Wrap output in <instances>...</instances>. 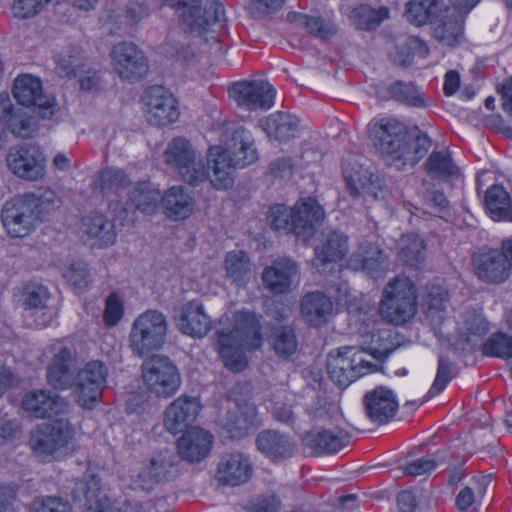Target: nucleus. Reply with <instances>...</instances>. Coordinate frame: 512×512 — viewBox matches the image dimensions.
I'll use <instances>...</instances> for the list:
<instances>
[{
    "label": "nucleus",
    "instance_id": "nucleus-1",
    "mask_svg": "<svg viewBox=\"0 0 512 512\" xmlns=\"http://www.w3.org/2000/svg\"><path fill=\"white\" fill-rule=\"evenodd\" d=\"M374 146L390 166L404 170L414 167L428 152L430 138L420 132L407 133L405 127L395 120L383 119L372 128Z\"/></svg>",
    "mask_w": 512,
    "mask_h": 512
},
{
    "label": "nucleus",
    "instance_id": "nucleus-2",
    "mask_svg": "<svg viewBox=\"0 0 512 512\" xmlns=\"http://www.w3.org/2000/svg\"><path fill=\"white\" fill-rule=\"evenodd\" d=\"M223 146L212 147L209 158L213 162L210 182L216 189H228L234 182V171L254 163L258 153L250 131L243 126L225 128Z\"/></svg>",
    "mask_w": 512,
    "mask_h": 512
},
{
    "label": "nucleus",
    "instance_id": "nucleus-3",
    "mask_svg": "<svg viewBox=\"0 0 512 512\" xmlns=\"http://www.w3.org/2000/svg\"><path fill=\"white\" fill-rule=\"evenodd\" d=\"M370 335L371 342L363 341L360 348L354 346H344L334 354L329 353L327 359V371L331 380L339 387L345 388L359 377L373 371L376 367L365 357L369 353L375 359H382L389 356L391 350L382 345L384 340L381 333L374 331L365 332Z\"/></svg>",
    "mask_w": 512,
    "mask_h": 512
},
{
    "label": "nucleus",
    "instance_id": "nucleus-4",
    "mask_svg": "<svg viewBox=\"0 0 512 512\" xmlns=\"http://www.w3.org/2000/svg\"><path fill=\"white\" fill-rule=\"evenodd\" d=\"M217 349L225 366L234 372L242 371L246 365L245 350L258 349L261 345L258 323L249 312H238L233 329L217 332Z\"/></svg>",
    "mask_w": 512,
    "mask_h": 512
},
{
    "label": "nucleus",
    "instance_id": "nucleus-5",
    "mask_svg": "<svg viewBox=\"0 0 512 512\" xmlns=\"http://www.w3.org/2000/svg\"><path fill=\"white\" fill-rule=\"evenodd\" d=\"M168 319L160 310L148 309L133 321L129 332V348L134 355L144 357L160 350L167 341Z\"/></svg>",
    "mask_w": 512,
    "mask_h": 512
},
{
    "label": "nucleus",
    "instance_id": "nucleus-6",
    "mask_svg": "<svg viewBox=\"0 0 512 512\" xmlns=\"http://www.w3.org/2000/svg\"><path fill=\"white\" fill-rule=\"evenodd\" d=\"M417 311V290L413 281L403 275L385 286L379 313L389 323L399 325L410 320Z\"/></svg>",
    "mask_w": 512,
    "mask_h": 512
},
{
    "label": "nucleus",
    "instance_id": "nucleus-7",
    "mask_svg": "<svg viewBox=\"0 0 512 512\" xmlns=\"http://www.w3.org/2000/svg\"><path fill=\"white\" fill-rule=\"evenodd\" d=\"M163 156L165 163L177 170L189 185L198 186L209 179L208 162L186 138H173L167 144Z\"/></svg>",
    "mask_w": 512,
    "mask_h": 512
},
{
    "label": "nucleus",
    "instance_id": "nucleus-8",
    "mask_svg": "<svg viewBox=\"0 0 512 512\" xmlns=\"http://www.w3.org/2000/svg\"><path fill=\"white\" fill-rule=\"evenodd\" d=\"M164 3L177 11L185 31L199 36L226 19L223 4L218 0H208L204 7H201L200 0H164Z\"/></svg>",
    "mask_w": 512,
    "mask_h": 512
},
{
    "label": "nucleus",
    "instance_id": "nucleus-9",
    "mask_svg": "<svg viewBox=\"0 0 512 512\" xmlns=\"http://www.w3.org/2000/svg\"><path fill=\"white\" fill-rule=\"evenodd\" d=\"M0 216L3 228L14 238L30 235L41 222L32 193L16 195L7 200L1 208Z\"/></svg>",
    "mask_w": 512,
    "mask_h": 512
},
{
    "label": "nucleus",
    "instance_id": "nucleus-10",
    "mask_svg": "<svg viewBox=\"0 0 512 512\" xmlns=\"http://www.w3.org/2000/svg\"><path fill=\"white\" fill-rule=\"evenodd\" d=\"M142 377L146 389L159 398L172 397L181 385L177 366L163 355H154L142 364Z\"/></svg>",
    "mask_w": 512,
    "mask_h": 512
},
{
    "label": "nucleus",
    "instance_id": "nucleus-11",
    "mask_svg": "<svg viewBox=\"0 0 512 512\" xmlns=\"http://www.w3.org/2000/svg\"><path fill=\"white\" fill-rule=\"evenodd\" d=\"M73 437L67 419L60 418L39 424L30 435L29 445L41 461H50L54 454L64 448Z\"/></svg>",
    "mask_w": 512,
    "mask_h": 512
},
{
    "label": "nucleus",
    "instance_id": "nucleus-12",
    "mask_svg": "<svg viewBox=\"0 0 512 512\" xmlns=\"http://www.w3.org/2000/svg\"><path fill=\"white\" fill-rule=\"evenodd\" d=\"M110 58L114 71L124 81L137 82L149 71L145 53L133 42L115 44L110 51Z\"/></svg>",
    "mask_w": 512,
    "mask_h": 512
},
{
    "label": "nucleus",
    "instance_id": "nucleus-13",
    "mask_svg": "<svg viewBox=\"0 0 512 512\" xmlns=\"http://www.w3.org/2000/svg\"><path fill=\"white\" fill-rule=\"evenodd\" d=\"M144 115L149 124L162 127L178 120V102L163 86L149 87L142 98Z\"/></svg>",
    "mask_w": 512,
    "mask_h": 512
},
{
    "label": "nucleus",
    "instance_id": "nucleus-14",
    "mask_svg": "<svg viewBox=\"0 0 512 512\" xmlns=\"http://www.w3.org/2000/svg\"><path fill=\"white\" fill-rule=\"evenodd\" d=\"M6 164L12 174L23 180L36 181L45 175V158L39 148L30 144L11 147Z\"/></svg>",
    "mask_w": 512,
    "mask_h": 512
},
{
    "label": "nucleus",
    "instance_id": "nucleus-15",
    "mask_svg": "<svg viewBox=\"0 0 512 512\" xmlns=\"http://www.w3.org/2000/svg\"><path fill=\"white\" fill-rule=\"evenodd\" d=\"M229 94L238 106L254 111L271 108L276 90L267 81H241L231 85Z\"/></svg>",
    "mask_w": 512,
    "mask_h": 512
},
{
    "label": "nucleus",
    "instance_id": "nucleus-16",
    "mask_svg": "<svg viewBox=\"0 0 512 512\" xmlns=\"http://www.w3.org/2000/svg\"><path fill=\"white\" fill-rule=\"evenodd\" d=\"M475 275L484 283L501 284L510 277V266L498 250L479 251L472 256Z\"/></svg>",
    "mask_w": 512,
    "mask_h": 512
},
{
    "label": "nucleus",
    "instance_id": "nucleus-17",
    "mask_svg": "<svg viewBox=\"0 0 512 512\" xmlns=\"http://www.w3.org/2000/svg\"><path fill=\"white\" fill-rule=\"evenodd\" d=\"M324 218V210L316 200L299 201L292 207V233L306 241L315 234Z\"/></svg>",
    "mask_w": 512,
    "mask_h": 512
},
{
    "label": "nucleus",
    "instance_id": "nucleus-18",
    "mask_svg": "<svg viewBox=\"0 0 512 512\" xmlns=\"http://www.w3.org/2000/svg\"><path fill=\"white\" fill-rule=\"evenodd\" d=\"M252 475L250 458L242 452H232L219 461L215 478L221 485L236 487L247 483Z\"/></svg>",
    "mask_w": 512,
    "mask_h": 512
},
{
    "label": "nucleus",
    "instance_id": "nucleus-19",
    "mask_svg": "<svg viewBox=\"0 0 512 512\" xmlns=\"http://www.w3.org/2000/svg\"><path fill=\"white\" fill-rule=\"evenodd\" d=\"M201 405L197 398L182 395L165 410L164 426L176 435L185 431L197 418Z\"/></svg>",
    "mask_w": 512,
    "mask_h": 512
},
{
    "label": "nucleus",
    "instance_id": "nucleus-20",
    "mask_svg": "<svg viewBox=\"0 0 512 512\" xmlns=\"http://www.w3.org/2000/svg\"><path fill=\"white\" fill-rule=\"evenodd\" d=\"M22 407L35 418H47L66 412L68 403L50 390H32L23 396Z\"/></svg>",
    "mask_w": 512,
    "mask_h": 512
},
{
    "label": "nucleus",
    "instance_id": "nucleus-21",
    "mask_svg": "<svg viewBox=\"0 0 512 512\" xmlns=\"http://www.w3.org/2000/svg\"><path fill=\"white\" fill-rule=\"evenodd\" d=\"M349 265L377 278L388 269V255L379 245L363 242L351 256Z\"/></svg>",
    "mask_w": 512,
    "mask_h": 512
},
{
    "label": "nucleus",
    "instance_id": "nucleus-22",
    "mask_svg": "<svg viewBox=\"0 0 512 512\" xmlns=\"http://www.w3.org/2000/svg\"><path fill=\"white\" fill-rule=\"evenodd\" d=\"M368 418L377 423H386L393 418L398 409V401L394 392L385 387H377L368 391L363 398Z\"/></svg>",
    "mask_w": 512,
    "mask_h": 512
},
{
    "label": "nucleus",
    "instance_id": "nucleus-23",
    "mask_svg": "<svg viewBox=\"0 0 512 512\" xmlns=\"http://www.w3.org/2000/svg\"><path fill=\"white\" fill-rule=\"evenodd\" d=\"M177 326L185 335L202 338L211 330L212 320L206 314L202 303L193 300L181 306Z\"/></svg>",
    "mask_w": 512,
    "mask_h": 512
},
{
    "label": "nucleus",
    "instance_id": "nucleus-24",
    "mask_svg": "<svg viewBox=\"0 0 512 512\" xmlns=\"http://www.w3.org/2000/svg\"><path fill=\"white\" fill-rule=\"evenodd\" d=\"M348 252V237L337 230L324 235L320 245L315 248L312 265L319 271H324L330 263L342 260Z\"/></svg>",
    "mask_w": 512,
    "mask_h": 512
},
{
    "label": "nucleus",
    "instance_id": "nucleus-25",
    "mask_svg": "<svg viewBox=\"0 0 512 512\" xmlns=\"http://www.w3.org/2000/svg\"><path fill=\"white\" fill-rule=\"evenodd\" d=\"M13 96L23 106L50 109L54 99L43 94L41 81L32 75L18 76L14 81Z\"/></svg>",
    "mask_w": 512,
    "mask_h": 512
},
{
    "label": "nucleus",
    "instance_id": "nucleus-26",
    "mask_svg": "<svg viewBox=\"0 0 512 512\" xmlns=\"http://www.w3.org/2000/svg\"><path fill=\"white\" fill-rule=\"evenodd\" d=\"M74 358L71 351L61 344L55 345L54 355L47 369V379L56 389H66L74 382Z\"/></svg>",
    "mask_w": 512,
    "mask_h": 512
},
{
    "label": "nucleus",
    "instance_id": "nucleus-27",
    "mask_svg": "<svg viewBox=\"0 0 512 512\" xmlns=\"http://www.w3.org/2000/svg\"><path fill=\"white\" fill-rule=\"evenodd\" d=\"M298 275V265L289 258L275 260L262 274L267 289L275 294L287 292Z\"/></svg>",
    "mask_w": 512,
    "mask_h": 512
},
{
    "label": "nucleus",
    "instance_id": "nucleus-28",
    "mask_svg": "<svg viewBox=\"0 0 512 512\" xmlns=\"http://www.w3.org/2000/svg\"><path fill=\"white\" fill-rule=\"evenodd\" d=\"M350 436L341 429H323L309 432L303 438L304 445L315 456L338 453L349 443Z\"/></svg>",
    "mask_w": 512,
    "mask_h": 512
},
{
    "label": "nucleus",
    "instance_id": "nucleus-29",
    "mask_svg": "<svg viewBox=\"0 0 512 512\" xmlns=\"http://www.w3.org/2000/svg\"><path fill=\"white\" fill-rule=\"evenodd\" d=\"M212 441L209 432L193 427L178 440V453L189 462H199L209 454Z\"/></svg>",
    "mask_w": 512,
    "mask_h": 512
},
{
    "label": "nucleus",
    "instance_id": "nucleus-30",
    "mask_svg": "<svg viewBox=\"0 0 512 512\" xmlns=\"http://www.w3.org/2000/svg\"><path fill=\"white\" fill-rule=\"evenodd\" d=\"M261 422L254 405L245 404L238 406L235 411L227 413L224 428L232 439H241L250 434Z\"/></svg>",
    "mask_w": 512,
    "mask_h": 512
},
{
    "label": "nucleus",
    "instance_id": "nucleus-31",
    "mask_svg": "<svg viewBox=\"0 0 512 512\" xmlns=\"http://www.w3.org/2000/svg\"><path fill=\"white\" fill-rule=\"evenodd\" d=\"M255 442L258 450L274 461L291 457L296 449L288 436L276 430L261 431Z\"/></svg>",
    "mask_w": 512,
    "mask_h": 512
},
{
    "label": "nucleus",
    "instance_id": "nucleus-32",
    "mask_svg": "<svg viewBox=\"0 0 512 512\" xmlns=\"http://www.w3.org/2000/svg\"><path fill=\"white\" fill-rule=\"evenodd\" d=\"M448 299V293L443 287L439 285L426 286V293L423 297V311L425 320L435 333L438 332L445 320Z\"/></svg>",
    "mask_w": 512,
    "mask_h": 512
},
{
    "label": "nucleus",
    "instance_id": "nucleus-33",
    "mask_svg": "<svg viewBox=\"0 0 512 512\" xmlns=\"http://www.w3.org/2000/svg\"><path fill=\"white\" fill-rule=\"evenodd\" d=\"M161 203L168 218L181 220L193 211L194 199L183 186H173L162 196Z\"/></svg>",
    "mask_w": 512,
    "mask_h": 512
},
{
    "label": "nucleus",
    "instance_id": "nucleus-34",
    "mask_svg": "<svg viewBox=\"0 0 512 512\" xmlns=\"http://www.w3.org/2000/svg\"><path fill=\"white\" fill-rule=\"evenodd\" d=\"M332 310L331 299L322 292L308 293L301 301L302 316L311 325L318 326L326 322L332 314Z\"/></svg>",
    "mask_w": 512,
    "mask_h": 512
},
{
    "label": "nucleus",
    "instance_id": "nucleus-35",
    "mask_svg": "<svg viewBox=\"0 0 512 512\" xmlns=\"http://www.w3.org/2000/svg\"><path fill=\"white\" fill-rule=\"evenodd\" d=\"M298 126L299 119L295 115L278 111L267 117L264 130L270 139L285 142L296 136Z\"/></svg>",
    "mask_w": 512,
    "mask_h": 512
},
{
    "label": "nucleus",
    "instance_id": "nucleus-36",
    "mask_svg": "<svg viewBox=\"0 0 512 512\" xmlns=\"http://www.w3.org/2000/svg\"><path fill=\"white\" fill-rule=\"evenodd\" d=\"M84 59L73 55H60L57 58V72L61 77H78L82 90H91L95 85V73L84 69Z\"/></svg>",
    "mask_w": 512,
    "mask_h": 512
},
{
    "label": "nucleus",
    "instance_id": "nucleus-37",
    "mask_svg": "<svg viewBox=\"0 0 512 512\" xmlns=\"http://www.w3.org/2000/svg\"><path fill=\"white\" fill-rule=\"evenodd\" d=\"M160 190L150 181H139L129 191L131 203L140 212L152 215L161 203Z\"/></svg>",
    "mask_w": 512,
    "mask_h": 512
},
{
    "label": "nucleus",
    "instance_id": "nucleus-38",
    "mask_svg": "<svg viewBox=\"0 0 512 512\" xmlns=\"http://www.w3.org/2000/svg\"><path fill=\"white\" fill-rule=\"evenodd\" d=\"M444 6V0H410L405 7V17L411 24L422 26L437 18Z\"/></svg>",
    "mask_w": 512,
    "mask_h": 512
},
{
    "label": "nucleus",
    "instance_id": "nucleus-39",
    "mask_svg": "<svg viewBox=\"0 0 512 512\" xmlns=\"http://www.w3.org/2000/svg\"><path fill=\"white\" fill-rule=\"evenodd\" d=\"M96 363L89 362L79 371L76 381L75 397L85 409H92L96 402Z\"/></svg>",
    "mask_w": 512,
    "mask_h": 512
},
{
    "label": "nucleus",
    "instance_id": "nucleus-40",
    "mask_svg": "<svg viewBox=\"0 0 512 512\" xmlns=\"http://www.w3.org/2000/svg\"><path fill=\"white\" fill-rule=\"evenodd\" d=\"M425 168L430 177L440 180H448L460 175V170L447 149L433 151L425 163Z\"/></svg>",
    "mask_w": 512,
    "mask_h": 512
},
{
    "label": "nucleus",
    "instance_id": "nucleus-41",
    "mask_svg": "<svg viewBox=\"0 0 512 512\" xmlns=\"http://www.w3.org/2000/svg\"><path fill=\"white\" fill-rule=\"evenodd\" d=\"M388 15L386 8L376 10L368 5H360L350 12L349 20L356 29L370 31L376 29Z\"/></svg>",
    "mask_w": 512,
    "mask_h": 512
},
{
    "label": "nucleus",
    "instance_id": "nucleus-42",
    "mask_svg": "<svg viewBox=\"0 0 512 512\" xmlns=\"http://www.w3.org/2000/svg\"><path fill=\"white\" fill-rule=\"evenodd\" d=\"M434 38L443 45L453 47L463 37V19L461 16H449L440 20L433 28Z\"/></svg>",
    "mask_w": 512,
    "mask_h": 512
},
{
    "label": "nucleus",
    "instance_id": "nucleus-43",
    "mask_svg": "<svg viewBox=\"0 0 512 512\" xmlns=\"http://www.w3.org/2000/svg\"><path fill=\"white\" fill-rule=\"evenodd\" d=\"M269 342L275 353L281 358H289L298 347L294 329L290 326H276L271 330Z\"/></svg>",
    "mask_w": 512,
    "mask_h": 512
},
{
    "label": "nucleus",
    "instance_id": "nucleus-44",
    "mask_svg": "<svg viewBox=\"0 0 512 512\" xmlns=\"http://www.w3.org/2000/svg\"><path fill=\"white\" fill-rule=\"evenodd\" d=\"M287 17L290 22L305 28L310 34L321 39H328L337 31L336 26L333 23L328 22L321 17H312L296 12L288 13Z\"/></svg>",
    "mask_w": 512,
    "mask_h": 512
},
{
    "label": "nucleus",
    "instance_id": "nucleus-45",
    "mask_svg": "<svg viewBox=\"0 0 512 512\" xmlns=\"http://www.w3.org/2000/svg\"><path fill=\"white\" fill-rule=\"evenodd\" d=\"M388 97L400 103L423 108L426 107L424 93L412 83L396 81L387 87Z\"/></svg>",
    "mask_w": 512,
    "mask_h": 512
},
{
    "label": "nucleus",
    "instance_id": "nucleus-46",
    "mask_svg": "<svg viewBox=\"0 0 512 512\" xmlns=\"http://www.w3.org/2000/svg\"><path fill=\"white\" fill-rule=\"evenodd\" d=\"M489 329V323L480 313L475 311L468 312L465 318V328L461 334V340L468 345L469 349H474L481 343V340L488 333Z\"/></svg>",
    "mask_w": 512,
    "mask_h": 512
},
{
    "label": "nucleus",
    "instance_id": "nucleus-47",
    "mask_svg": "<svg viewBox=\"0 0 512 512\" xmlns=\"http://www.w3.org/2000/svg\"><path fill=\"white\" fill-rule=\"evenodd\" d=\"M2 122L18 137L27 138L32 133L30 119L21 109H14L8 98L6 109L0 115V123Z\"/></svg>",
    "mask_w": 512,
    "mask_h": 512
},
{
    "label": "nucleus",
    "instance_id": "nucleus-48",
    "mask_svg": "<svg viewBox=\"0 0 512 512\" xmlns=\"http://www.w3.org/2000/svg\"><path fill=\"white\" fill-rule=\"evenodd\" d=\"M482 353L489 357L509 359L512 357V335L496 332L481 343Z\"/></svg>",
    "mask_w": 512,
    "mask_h": 512
},
{
    "label": "nucleus",
    "instance_id": "nucleus-49",
    "mask_svg": "<svg viewBox=\"0 0 512 512\" xmlns=\"http://www.w3.org/2000/svg\"><path fill=\"white\" fill-rule=\"evenodd\" d=\"M399 256L408 266L415 267L424 259V241L418 235H408L401 239Z\"/></svg>",
    "mask_w": 512,
    "mask_h": 512
},
{
    "label": "nucleus",
    "instance_id": "nucleus-50",
    "mask_svg": "<svg viewBox=\"0 0 512 512\" xmlns=\"http://www.w3.org/2000/svg\"><path fill=\"white\" fill-rule=\"evenodd\" d=\"M225 269L227 276L234 283L239 284L250 272L249 258L242 251L228 252L225 257Z\"/></svg>",
    "mask_w": 512,
    "mask_h": 512
},
{
    "label": "nucleus",
    "instance_id": "nucleus-51",
    "mask_svg": "<svg viewBox=\"0 0 512 512\" xmlns=\"http://www.w3.org/2000/svg\"><path fill=\"white\" fill-rule=\"evenodd\" d=\"M125 313L124 302L120 295L111 292L105 299L102 314L103 324L106 328L117 326L123 319Z\"/></svg>",
    "mask_w": 512,
    "mask_h": 512
},
{
    "label": "nucleus",
    "instance_id": "nucleus-52",
    "mask_svg": "<svg viewBox=\"0 0 512 512\" xmlns=\"http://www.w3.org/2000/svg\"><path fill=\"white\" fill-rule=\"evenodd\" d=\"M89 480H81L76 483L74 497L85 512H96V480L93 475Z\"/></svg>",
    "mask_w": 512,
    "mask_h": 512
},
{
    "label": "nucleus",
    "instance_id": "nucleus-53",
    "mask_svg": "<svg viewBox=\"0 0 512 512\" xmlns=\"http://www.w3.org/2000/svg\"><path fill=\"white\" fill-rule=\"evenodd\" d=\"M457 375V370L453 362L447 357L440 356L438 360V368L435 380L428 392V396L432 397L442 392L447 384Z\"/></svg>",
    "mask_w": 512,
    "mask_h": 512
},
{
    "label": "nucleus",
    "instance_id": "nucleus-54",
    "mask_svg": "<svg viewBox=\"0 0 512 512\" xmlns=\"http://www.w3.org/2000/svg\"><path fill=\"white\" fill-rule=\"evenodd\" d=\"M176 456L171 451H163L153 458L147 467L156 480H167L175 472Z\"/></svg>",
    "mask_w": 512,
    "mask_h": 512
},
{
    "label": "nucleus",
    "instance_id": "nucleus-55",
    "mask_svg": "<svg viewBox=\"0 0 512 512\" xmlns=\"http://www.w3.org/2000/svg\"><path fill=\"white\" fill-rule=\"evenodd\" d=\"M23 304L26 309L38 311L49 310L47 302L49 300V292L46 287L41 285H27L23 293Z\"/></svg>",
    "mask_w": 512,
    "mask_h": 512
},
{
    "label": "nucleus",
    "instance_id": "nucleus-56",
    "mask_svg": "<svg viewBox=\"0 0 512 512\" xmlns=\"http://www.w3.org/2000/svg\"><path fill=\"white\" fill-rule=\"evenodd\" d=\"M292 207L275 205L269 209L267 220L276 231L292 233Z\"/></svg>",
    "mask_w": 512,
    "mask_h": 512
},
{
    "label": "nucleus",
    "instance_id": "nucleus-57",
    "mask_svg": "<svg viewBox=\"0 0 512 512\" xmlns=\"http://www.w3.org/2000/svg\"><path fill=\"white\" fill-rule=\"evenodd\" d=\"M31 512H73L68 501L59 497H41L31 504Z\"/></svg>",
    "mask_w": 512,
    "mask_h": 512
},
{
    "label": "nucleus",
    "instance_id": "nucleus-58",
    "mask_svg": "<svg viewBox=\"0 0 512 512\" xmlns=\"http://www.w3.org/2000/svg\"><path fill=\"white\" fill-rule=\"evenodd\" d=\"M285 0H252L248 9L254 18H262L280 10Z\"/></svg>",
    "mask_w": 512,
    "mask_h": 512
},
{
    "label": "nucleus",
    "instance_id": "nucleus-59",
    "mask_svg": "<svg viewBox=\"0 0 512 512\" xmlns=\"http://www.w3.org/2000/svg\"><path fill=\"white\" fill-rule=\"evenodd\" d=\"M44 9L40 0H15L12 5L13 16L19 19H28Z\"/></svg>",
    "mask_w": 512,
    "mask_h": 512
},
{
    "label": "nucleus",
    "instance_id": "nucleus-60",
    "mask_svg": "<svg viewBox=\"0 0 512 512\" xmlns=\"http://www.w3.org/2000/svg\"><path fill=\"white\" fill-rule=\"evenodd\" d=\"M100 181L103 190H117L126 184L127 176L122 170L106 168L101 172Z\"/></svg>",
    "mask_w": 512,
    "mask_h": 512
},
{
    "label": "nucleus",
    "instance_id": "nucleus-61",
    "mask_svg": "<svg viewBox=\"0 0 512 512\" xmlns=\"http://www.w3.org/2000/svg\"><path fill=\"white\" fill-rule=\"evenodd\" d=\"M117 232L115 224L111 220L102 221L98 216V248L112 246L116 242Z\"/></svg>",
    "mask_w": 512,
    "mask_h": 512
},
{
    "label": "nucleus",
    "instance_id": "nucleus-62",
    "mask_svg": "<svg viewBox=\"0 0 512 512\" xmlns=\"http://www.w3.org/2000/svg\"><path fill=\"white\" fill-rule=\"evenodd\" d=\"M150 15V6L146 0H131L126 8V18L135 25Z\"/></svg>",
    "mask_w": 512,
    "mask_h": 512
},
{
    "label": "nucleus",
    "instance_id": "nucleus-63",
    "mask_svg": "<svg viewBox=\"0 0 512 512\" xmlns=\"http://www.w3.org/2000/svg\"><path fill=\"white\" fill-rule=\"evenodd\" d=\"M337 407L326 398L317 397L309 409V415L316 421L328 420L332 417Z\"/></svg>",
    "mask_w": 512,
    "mask_h": 512
},
{
    "label": "nucleus",
    "instance_id": "nucleus-64",
    "mask_svg": "<svg viewBox=\"0 0 512 512\" xmlns=\"http://www.w3.org/2000/svg\"><path fill=\"white\" fill-rule=\"evenodd\" d=\"M98 512H146V510L141 504L131 501L125 502L122 508H117L107 496H104L98 498Z\"/></svg>",
    "mask_w": 512,
    "mask_h": 512
}]
</instances>
